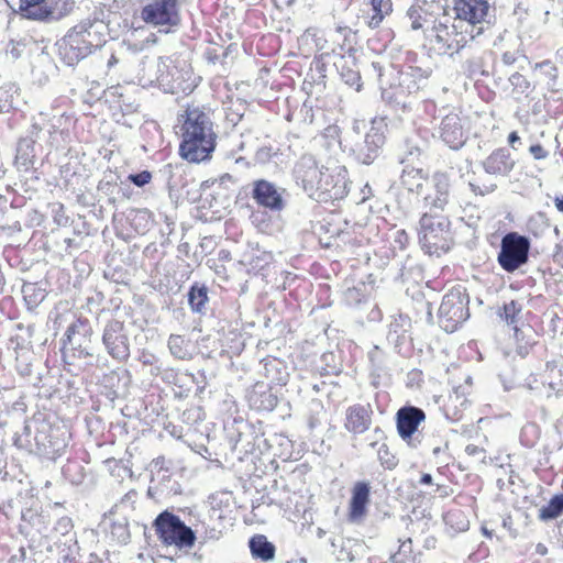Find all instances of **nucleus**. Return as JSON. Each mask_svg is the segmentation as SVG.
<instances>
[{"label":"nucleus","mask_w":563,"mask_h":563,"mask_svg":"<svg viewBox=\"0 0 563 563\" xmlns=\"http://www.w3.org/2000/svg\"><path fill=\"white\" fill-rule=\"evenodd\" d=\"M508 144L515 150L517 151L518 150V146L517 144H521V139L519 136V134L516 132V131H512L509 133L508 135Z\"/></svg>","instance_id":"nucleus-56"},{"label":"nucleus","mask_w":563,"mask_h":563,"mask_svg":"<svg viewBox=\"0 0 563 563\" xmlns=\"http://www.w3.org/2000/svg\"><path fill=\"white\" fill-rule=\"evenodd\" d=\"M411 554V540L407 539L399 547V551L391 556L395 563H415V558Z\"/></svg>","instance_id":"nucleus-41"},{"label":"nucleus","mask_w":563,"mask_h":563,"mask_svg":"<svg viewBox=\"0 0 563 563\" xmlns=\"http://www.w3.org/2000/svg\"><path fill=\"white\" fill-rule=\"evenodd\" d=\"M509 82L512 86L515 92L520 95H528L531 90L530 81L520 73H514L509 77Z\"/></svg>","instance_id":"nucleus-39"},{"label":"nucleus","mask_w":563,"mask_h":563,"mask_svg":"<svg viewBox=\"0 0 563 563\" xmlns=\"http://www.w3.org/2000/svg\"><path fill=\"white\" fill-rule=\"evenodd\" d=\"M372 10L374 14L368 21V26L375 29L379 26L386 15H389L393 11L391 0H371Z\"/></svg>","instance_id":"nucleus-30"},{"label":"nucleus","mask_w":563,"mask_h":563,"mask_svg":"<svg viewBox=\"0 0 563 563\" xmlns=\"http://www.w3.org/2000/svg\"><path fill=\"white\" fill-rule=\"evenodd\" d=\"M273 155L274 153L271 146H263L256 151L254 159L258 164H266L271 161Z\"/></svg>","instance_id":"nucleus-50"},{"label":"nucleus","mask_w":563,"mask_h":563,"mask_svg":"<svg viewBox=\"0 0 563 563\" xmlns=\"http://www.w3.org/2000/svg\"><path fill=\"white\" fill-rule=\"evenodd\" d=\"M277 397L273 395L271 391H263L261 394V401L257 405L260 409L263 410H273L277 406Z\"/></svg>","instance_id":"nucleus-47"},{"label":"nucleus","mask_w":563,"mask_h":563,"mask_svg":"<svg viewBox=\"0 0 563 563\" xmlns=\"http://www.w3.org/2000/svg\"><path fill=\"white\" fill-rule=\"evenodd\" d=\"M434 192L424 197V206L431 211L443 212L450 201V178L448 174L437 172L432 177Z\"/></svg>","instance_id":"nucleus-20"},{"label":"nucleus","mask_w":563,"mask_h":563,"mask_svg":"<svg viewBox=\"0 0 563 563\" xmlns=\"http://www.w3.org/2000/svg\"><path fill=\"white\" fill-rule=\"evenodd\" d=\"M553 201L556 210L563 213V195L555 196Z\"/></svg>","instance_id":"nucleus-59"},{"label":"nucleus","mask_w":563,"mask_h":563,"mask_svg":"<svg viewBox=\"0 0 563 563\" xmlns=\"http://www.w3.org/2000/svg\"><path fill=\"white\" fill-rule=\"evenodd\" d=\"M563 514V495H555L547 506L539 509V519L549 521L560 517Z\"/></svg>","instance_id":"nucleus-32"},{"label":"nucleus","mask_w":563,"mask_h":563,"mask_svg":"<svg viewBox=\"0 0 563 563\" xmlns=\"http://www.w3.org/2000/svg\"><path fill=\"white\" fill-rule=\"evenodd\" d=\"M286 192L285 188L272 181L256 179L252 184L251 197L260 207L272 212H280L287 205Z\"/></svg>","instance_id":"nucleus-11"},{"label":"nucleus","mask_w":563,"mask_h":563,"mask_svg":"<svg viewBox=\"0 0 563 563\" xmlns=\"http://www.w3.org/2000/svg\"><path fill=\"white\" fill-rule=\"evenodd\" d=\"M155 532L165 545H174L178 549H191L196 542V533L186 526L176 515L165 510L154 520Z\"/></svg>","instance_id":"nucleus-4"},{"label":"nucleus","mask_w":563,"mask_h":563,"mask_svg":"<svg viewBox=\"0 0 563 563\" xmlns=\"http://www.w3.org/2000/svg\"><path fill=\"white\" fill-rule=\"evenodd\" d=\"M157 80L159 85L162 86H168L169 81L167 80V76H165L163 73L157 77Z\"/></svg>","instance_id":"nucleus-62"},{"label":"nucleus","mask_w":563,"mask_h":563,"mask_svg":"<svg viewBox=\"0 0 563 563\" xmlns=\"http://www.w3.org/2000/svg\"><path fill=\"white\" fill-rule=\"evenodd\" d=\"M334 66L340 74L341 79L350 87H354L356 91H360L362 87L361 73L357 67L355 57L349 55L347 57L341 55Z\"/></svg>","instance_id":"nucleus-24"},{"label":"nucleus","mask_w":563,"mask_h":563,"mask_svg":"<svg viewBox=\"0 0 563 563\" xmlns=\"http://www.w3.org/2000/svg\"><path fill=\"white\" fill-rule=\"evenodd\" d=\"M208 300L206 287H191L188 294L189 305L195 312H202Z\"/></svg>","instance_id":"nucleus-36"},{"label":"nucleus","mask_w":563,"mask_h":563,"mask_svg":"<svg viewBox=\"0 0 563 563\" xmlns=\"http://www.w3.org/2000/svg\"><path fill=\"white\" fill-rule=\"evenodd\" d=\"M371 415L372 410L368 405L357 404L349 407L345 412V429L354 434L364 433L372 423Z\"/></svg>","instance_id":"nucleus-22"},{"label":"nucleus","mask_w":563,"mask_h":563,"mask_svg":"<svg viewBox=\"0 0 563 563\" xmlns=\"http://www.w3.org/2000/svg\"><path fill=\"white\" fill-rule=\"evenodd\" d=\"M168 347L172 354L178 358H185L187 356L185 340L180 335L172 334L168 339Z\"/></svg>","instance_id":"nucleus-42"},{"label":"nucleus","mask_w":563,"mask_h":563,"mask_svg":"<svg viewBox=\"0 0 563 563\" xmlns=\"http://www.w3.org/2000/svg\"><path fill=\"white\" fill-rule=\"evenodd\" d=\"M407 16L409 18V20L411 22L412 30L422 29L423 25L429 22V20L427 18H422L421 8H419V7L409 8L407 11Z\"/></svg>","instance_id":"nucleus-46"},{"label":"nucleus","mask_w":563,"mask_h":563,"mask_svg":"<svg viewBox=\"0 0 563 563\" xmlns=\"http://www.w3.org/2000/svg\"><path fill=\"white\" fill-rule=\"evenodd\" d=\"M396 242L404 246L408 242L407 233L404 230L396 231Z\"/></svg>","instance_id":"nucleus-58"},{"label":"nucleus","mask_w":563,"mask_h":563,"mask_svg":"<svg viewBox=\"0 0 563 563\" xmlns=\"http://www.w3.org/2000/svg\"><path fill=\"white\" fill-rule=\"evenodd\" d=\"M371 68L373 70V73L377 76V79L380 82V85H383L384 84L383 77L385 75L384 66L379 62H372Z\"/></svg>","instance_id":"nucleus-53"},{"label":"nucleus","mask_w":563,"mask_h":563,"mask_svg":"<svg viewBox=\"0 0 563 563\" xmlns=\"http://www.w3.org/2000/svg\"><path fill=\"white\" fill-rule=\"evenodd\" d=\"M16 87L12 82L0 81V113H8L13 109V97Z\"/></svg>","instance_id":"nucleus-33"},{"label":"nucleus","mask_w":563,"mask_h":563,"mask_svg":"<svg viewBox=\"0 0 563 563\" xmlns=\"http://www.w3.org/2000/svg\"><path fill=\"white\" fill-rule=\"evenodd\" d=\"M468 296L461 287L450 290L439 307V322L446 332H454L470 317Z\"/></svg>","instance_id":"nucleus-7"},{"label":"nucleus","mask_w":563,"mask_h":563,"mask_svg":"<svg viewBox=\"0 0 563 563\" xmlns=\"http://www.w3.org/2000/svg\"><path fill=\"white\" fill-rule=\"evenodd\" d=\"M529 249H500L497 256L499 265L506 272H514L528 261Z\"/></svg>","instance_id":"nucleus-27"},{"label":"nucleus","mask_w":563,"mask_h":563,"mask_svg":"<svg viewBox=\"0 0 563 563\" xmlns=\"http://www.w3.org/2000/svg\"><path fill=\"white\" fill-rule=\"evenodd\" d=\"M444 21H432L431 26L424 29L426 37L434 41L444 54L453 55L459 53L470 40L474 38L473 34L462 31V24L453 22L449 24V18L444 14Z\"/></svg>","instance_id":"nucleus-5"},{"label":"nucleus","mask_w":563,"mask_h":563,"mask_svg":"<svg viewBox=\"0 0 563 563\" xmlns=\"http://www.w3.org/2000/svg\"><path fill=\"white\" fill-rule=\"evenodd\" d=\"M453 11L455 14V21L467 22L474 26L479 23H492L494 10L487 0H454Z\"/></svg>","instance_id":"nucleus-12"},{"label":"nucleus","mask_w":563,"mask_h":563,"mask_svg":"<svg viewBox=\"0 0 563 563\" xmlns=\"http://www.w3.org/2000/svg\"><path fill=\"white\" fill-rule=\"evenodd\" d=\"M52 433L53 430L47 424H42L41 429H37L34 441L40 454L51 456L65 448V443L54 440Z\"/></svg>","instance_id":"nucleus-26"},{"label":"nucleus","mask_w":563,"mask_h":563,"mask_svg":"<svg viewBox=\"0 0 563 563\" xmlns=\"http://www.w3.org/2000/svg\"><path fill=\"white\" fill-rule=\"evenodd\" d=\"M410 327V320L408 317L399 314L393 319L389 324V332H394L397 338L407 331Z\"/></svg>","instance_id":"nucleus-45"},{"label":"nucleus","mask_w":563,"mask_h":563,"mask_svg":"<svg viewBox=\"0 0 563 563\" xmlns=\"http://www.w3.org/2000/svg\"><path fill=\"white\" fill-rule=\"evenodd\" d=\"M31 522L33 526H37V531L40 533H44L45 532V527H42L45 525V517L43 515H32L31 516Z\"/></svg>","instance_id":"nucleus-54"},{"label":"nucleus","mask_w":563,"mask_h":563,"mask_svg":"<svg viewBox=\"0 0 563 563\" xmlns=\"http://www.w3.org/2000/svg\"><path fill=\"white\" fill-rule=\"evenodd\" d=\"M527 229L534 236H541L550 230V224L545 213L538 212L533 214L527 222Z\"/></svg>","instance_id":"nucleus-37"},{"label":"nucleus","mask_w":563,"mask_h":563,"mask_svg":"<svg viewBox=\"0 0 563 563\" xmlns=\"http://www.w3.org/2000/svg\"><path fill=\"white\" fill-rule=\"evenodd\" d=\"M22 292H23L24 299L29 300L32 303L42 301L44 298L43 291L40 290L37 294H35V285H33V284L24 285L22 288Z\"/></svg>","instance_id":"nucleus-48"},{"label":"nucleus","mask_w":563,"mask_h":563,"mask_svg":"<svg viewBox=\"0 0 563 563\" xmlns=\"http://www.w3.org/2000/svg\"><path fill=\"white\" fill-rule=\"evenodd\" d=\"M554 258L556 262L562 263L563 265V249H561L554 254Z\"/></svg>","instance_id":"nucleus-63"},{"label":"nucleus","mask_w":563,"mask_h":563,"mask_svg":"<svg viewBox=\"0 0 563 563\" xmlns=\"http://www.w3.org/2000/svg\"><path fill=\"white\" fill-rule=\"evenodd\" d=\"M141 19L150 25L164 27L161 31L168 33L170 27L180 22L177 0H152L141 10Z\"/></svg>","instance_id":"nucleus-9"},{"label":"nucleus","mask_w":563,"mask_h":563,"mask_svg":"<svg viewBox=\"0 0 563 563\" xmlns=\"http://www.w3.org/2000/svg\"><path fill=\"white\" fill-rule=\"evenodd\" d=\"M470 188L475 195L484 196L486 194L493 192L496 189V185L485 186L482 188L476 184L470 183Z\"/></svg>","instance_id":"nucleus-52"},{"label":"nucleus","mask_w":563,"mask_h":563,"mask_svg":"<svg viewBox=\"0 0 563 563\" xmlns=\"http://www.w3.org/2000/svg\"><path fill=\"white\" fill-rule=\"evenodd\" d=\"M97 25L103 26L102 22L97 20H85L56 42L58 56L65 65H77L100 46V40L93 41L97 31L92 32V29Z\"/></svg>","instance_id":"nucleus-2"},{"label":"nucleus","mask_w":563,"mask_h":563,"mask_svg":"<svg viewBox=\"0 0 563 563\" xmlns=\"http://www.w3.org/2000/svg\"><path fill=\"white\" fill-rule=\"evenodd\" d=\"M369 489L367 482H356L354 484L350 500V517L352 520H356L365 514L366 505L369 503Z\"/></svg>","instance_id":"nucleus-25"},{"label":"nucleus","mask_w":563,"mask_h":563,"mask_svg":"<svg viewBox=\"0 0 563 563\" xmlns=\"http://www.w3.org/2000/svg\"><path fill=\"white\" fill-rule=\"evenodd\" d=\"M529 153L537 161L545 159L549 156V152L539 143L532 144L529 147Z\"/></svg>","instance_id":"nucleus-51"},{"label":"nucleus","mask_w":563,"mask_h":563,"mask_svg":"<svg viewBox=\"0 0 563 563\" xmlns=\"http://www.w3.org/2000/svg\"><path fill=\"white\" fill-rule=\"evenodd\" d=\"M428 132L413 130L405 139L399 154V162L406 166H415L429 148Z\"/></svg>","instance_id":"nucleus-16"},{"label":"nucleus","mask_w":563,"mask_h":563,"mask_svg":"<svg viewBox=\"0 0 563 563\" xmlns=\"http://www.w3.org/2000/svg\"><path fill=\"white\" fill-rule=\"evenodd\" d=\"M499 246H530V240L518 232H508L503 236Z\"/></svg>","instance_id":"nucleus-40"},{"label":"nucleus","mask_w":563,"mask_h":563,"mask_svg":"<svg viewBox=\"0 0 563 563\" xmlns=\"http://www.w3.org/2000/svg\"><path fill=\"white\" fill-rule=\"evenodd\" d=\"M53 8H54V18H52V22H56L71 13V11L75 8V1L74 0H56L54 2Z\"/></svg>","instance_id":"nucleus-38"},{"label":"nucleus","mask_w":563,"mask_h":563,"mask_svg":"<svg viewBox=\"0 0 563 563\" xmlns=\"http://www.w3.org/2000/svg\"><path fill=\"white\" fill-rule=\"evenodd\" d=\"M250 549L255 558H260L263 561H269L275 555V547L271 543L267 538L263 534L254 536L250 540Z\"/></svg>","instance_id":"nucleus-29"},{"label":"nucleus","mask_w":563,"mask_h":563,"mask_svg":"<svg viewBox=\"0 0 563 563\" xmlns=\"http://www.w3.org/2000/svg\"><path fill=\"white\" fill-rule=\"evenodd\" d=\"M438 134L441 141L454 151L462 148L467 141V133L462 120L459 114L453 112L442 118Z\"/></svg>","instance_id":"nucleus-15"},{"label":"nucleus","mask_w":563,"mask_h":563,"mask_svg":"<svg viewBox=\"0 0 563 563\" xmlns=\"http://www.w3.org/2000/svg\"><path fill=\"white\" fill-rule=\"evenodd\" d=\"M501 60L507 66H510V65L515 64L516 60H517L516 53H514V52H505L501 55Z\"/></svg>","instance_id":"nucleus-57"},{"label":"nucleus","mask_w":563,"mask_h":563,"mask_svg":"<svg viewBox=\"0 0 563 563\" xmlns=\"http://www.w3.org/2000/svg\"><path fill=\"white\" fill-rule=\"evenodd\" d=\"M20 16L40 23H51L54 8L48 0H24Z\"/></svg>","instance_id":"nucleus-23"},{"label":"nucleus","mask_w":563,"mask_h":563,"mask_svg":"<svg viewBox=\"0 0 563 563\" xmlns=\"http://www.w3.org/2000/svg\"><path fill=\"white\" fill-rule=\"evenodd\" d=\"M521 313V307L514 300L504 306V319L510 325H514L515 336L520 340V335H523V331L518 328V317Z\"/></svg>","instance_id":"nucleus-34"},{"label":"nucleus","mask_w":563,"mask_h":563,"mask_svg":"<svg viewBox=\"0 0 563 563\" xmlns=\"http://www.w3.org/2000/svg\"><path fill=\"white\" fill-rule=\"evenodd\" d=\"M482 166L489 175L508 177L516 166V159L506 147H499L482 162Z\"/></svg>","instance_id":"nucleus-21"},{"label":"nucleus","mask_w":563,"mask_h":563,"mask_svg":"<svg viewBox=\"0 0 563 563\" xmlns=\"http://www.w3.org/2000/svg\"><path fill=\"white\" fill-rule=\"evenodd\" d=\"M431 75L430 69L418 66H406L399 70L398 84L384 89L382 97L395 108L404 110L411 107L410 97L419 92Z\"/></svg>","instance_id":"nucleus-3"},{"label":"nucleus","mask_w":563,"mask_h":563,"mask_svg":"<svg viewBox=\"0 0 563 563\" xmlns=\"http://www.w3.org/2000/svg\"><path fill=\"white\" fill-rule=\"evenodd\" d=\"M3 1L7 3V5L10 8V10L12 11L13 14L20 15L24 0H3Z\"/></svg>","instance_id":"nucleus-55"},{"label":"nucleus","mask_w":563,"mask_h":563,"mask_svg":"<svg viewBox=\"0 0 563 563\" xmlns=\"http://www.w3.org/2000/svg\"><path fill=\"white\" fill-rule=\"evenodd\" d=\"M128 179L137 187H143L147 185L152 179V174L148 170H142L136 174H130Z\"/></svg>","instance_id":"nucleus-49"},{"label":"nucleus","mask_w":563,"mask_h":563,"mask_svg":"<svg viewBox=\"0 0 563 563\" xmlns=\"http://www.w3.org/2000/svg\"><path fill=\"white\" fill-rule=\"evenodd\" d=\"M324 167H319L316 157L312 154L305 153L300 156L294 167V178L296 184L310 195L318 190L319 175Z\"/></svg>","instance_id":"nucleus-13"},{"label":"nucleus","mask_w":563,"mask_h":563,"mask_svg":"<svg viewBox=\"0 0 563 563\" xmlns=\"http://www.w3.org/2000/svg\"><path fill=\"white\" fill-rule=\"evenodd\" d=\"M207 188L210 189V191L207 192V190L203 189V192L200 197L199 208L207 211L205 216L210 212L211 219H221L231 206V198L227 189L221 185H218L213 188Z\"/></svg>","instance_id":"nucleus-17"},{"label":"nucleus","mask_w":563,"mask_h":563,"mask_svg":"<svg viewBox=\"0 0 563 563\" xmlns=\"http://www.w3.org/2000/svg\"><path fill=\"white\" fill-rule=\"evenodd\" d=\"M387 123L385 118L372 120L369 130L350 147L353 158L363 165L373 164L382 154L386 142Z\"/></svg>","instance_id":"nucleus-6"},{"label":"nucleus","mask_w":563,"mask_h":563,"mask_svg":"<svg viewBox=\"0 0 563 563\" xmlns=\"http://www.w3.org/2000/svg\"><path fill=\"white\" fill-rule=\"evenodd\" d=\"M58 526H59L63 530H67V529L70 527V519H68V518H62V519L58 521Z\"/></svg>","instance_id":"nucleus-60"},{"label":"nucleus","mask_w":563,"mask_h":563,"mask_svg":"<svg viewBox=\"0 0 563 563\" xmlns=\"http://www.w3.org/2000/svg\"><path fill=\"white\" fill-rule=\"evenodd\" d=\"M180 126V156L190 163H201L211 158L216 148L217 134L213 131L211 110L188 104Z\"/></svg>","instance_id":"nucleus-1"},{"label":"nucleus","mask_w":563,"mask_h":563,"mask_svg":"<svg viewBox=\"0 0 563 563\" xmlns=\"http://www.w3.org/2000/svg\"><path fill=\"white\" fill-rule=\"evenodd\" d=\"M537 552H538L539 554H541V555H545V554H547V552H548V550H547V548H545L542 543H539V544L537 545Z\"/></svg>","instance_id":"nucleus-64"},{"label":"nucleus","mask_w":563,"mask_h":563,"mask_svg":"<svg viewBox=\"0 0 563 563\" xmlns=\"http://www.w3.org/2000/svg\"><path fill=\"white\" fill-rule=\"evenodd\" d=\"M349 184L345 166L324 167L319 175L318 190L310 197L322 202L342 200L349 194Z\"/></svg>","instance_id":"nucleus-8"},{"label":"nucleus","mask_w":563,"mask_h":563,"mask_svg":"<svg viewBox=\"0 0 563 563\" xmlns=\"http://www.w3.org/2000/svg\"><path fill=\"white\" fill-rule=\"evenodd\" d=\"M428 174L422 168L415 166H406L402 170L400 180L401 184L409 190L420 192L423 181L427 180Z\"/></svg>","instance_id":"nucleus-28"},{"label":"nucleus","mask_w":563,"mask_h":563,"mask_svg":"<svg viewBox=\"0 0 563 563\" xmlns=\"http://www.w3.org/2000/svg\"><path fill=\"white\" fill-rule=\"evenodd\" d=\"M534 69H540L542 74L549 79L548 88L558 92L561 90V86L559 84V70L558 67L550 60L545 59L534 65Z\"/></svg>","instance_id":"nucleus-31"},{"label":"nucleus","mask_w":563,"mask_h":563,"mask_svg":"<svg viewBox=\"0 0 563 563\" xmlns=\"http://www.w3.org/2000/svg\"><path fill=\"white\" fill-rule=\"evenodd\" d=\"M41 132V126L34 123L29 135L19 140L14 157V165L19 172H30L33 169L36 158L35 143L40 139Z\"/></svg>","instance_id":"nucleus-14"},{"label":"nucleus","mask_w":563,"mask_h":563,"mask_svg":"<svg viewBox=\"0 0 563 563\" xmlns=\"http://www.w3.org/2000/svg\"><path fill=\"white\" fill-rule=\"evenodd\" d=\"M26 48V40H11L5 46V54L10 56L13 60H16L22 56Z\"/></svg>","instance_id":"nucleus-43"},{"label":"nucleus","mask_w":563,"mask_h":563,"mask_svg":"<svg viewBox=\"0 0 563 563\" xmlns=\"http://www.w3.org/2000/svg\"><path fill=\"white\" fill-rule=\"evenodd\" d=\"M424 418V412L417 407H405L399 409L397 412L398 432L411 446H417V443L419 442L413 439L412 435Z\"/></svg>","instance_id":"nucleus-18"},{"label":"nucleus","mask_w":563,"mask_h":563,"mask_svg":"<svg viewBox=\"0 0 563 563\" xmlns=\"http://www.w3.org/2000/svg\"><path fill=\"white\" fill-rule=\"evenodd\" d=\"M420 483L423 485H431L432 484V476L430 474H423L420 478Z\"/></svg>","instance_id":"nucleus-61"},{"label":"nucleus","mask_w":563,"mask_h":563,"mask_svg":"<svg viewBox=\"0 0 563 563\" xmlns=\"http://www.w3.org/2000/svg\"><path fill=\"white\" fill-rule=\"evenodd\" d=\"M97 189L101 195L108 198V205L115 208V205L119 200L118 196L120 195L121 187H118L115 181L103 178L99 181Z\"/></svg>","instance_id":"nucleus-35"},{"label":"nucleus","mask_w":563,"mask_h":563,"mask_svg":"<svg viewBox=\"0 0 563 563\" xmlns=\"http://www.w3.org/2000/svg\"><path fill=\"white\" fill-rule=\"evenodd\" d=\"M450 225L449 219L441 211H426L419 221L418 238L421 246H438L445 240Z\"/></svg>","instance_id":"nucleus-10"},{"label":"nucleus","mask_w":563,"mask_h":563,"mask_svg":"<svg viewBox=\"0 0 563 563\" xmlns=\"http://www.w3.org/2000/svg\"><path fill=\"white\" fill-rule=\"evenodd\" d=\"M377 454H378V459L380 461V464L387 468V470H393L396 467L397 465V459L394 454H391L388 450V446L386 444H382L379 448H378V451H377Z\"/></svg>","instance_id":"nucleus-44"},{"label":"nucleus","mask_w":563,"mask_h":563,"mask_svg":"<svg viewBox=\"0 0 563 563\" xmlns=\"http://www.w3.org/2000/svg\"><path fill=\"white\" fill-rule=\"evenodd\" d=\"M103 344L108 353L114 358L124 360L129 355V345L126 338L122 333V323L119 321L109 322L103 332Z\"/></svg>","instance_id":"nucleus-19"}]
</instances>
